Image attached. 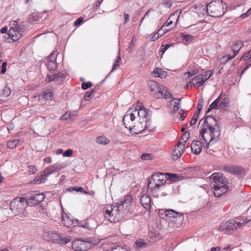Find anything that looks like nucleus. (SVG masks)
Returning <instances> with one entry per match:
<instances>
[{"instance_id":"7ed1b4c3","label":"nucleus","mask_w":251,"mask_h":251,"mask_svg":"<svg viewBox=\"0 0 251 251\" xmlns=\"http://www.w3.org/2000/svg\"><path fill=\"white\" fill-rule=\"evenodd\" d=\"M227 5L223 0H213L207 4V14L212 17H220L226 12Z\"/></svg>"},{"instance_id":"ea45409f","label":"nucleus","mask_w":251,"mask_h":251,"mask_svg":"<svg viewBox=\"0 0 251 251\" xmlns=\"http://www.w3.org/2000/svg\"><path fill=\"white\" fill-rule=\"evenodd\" d=\"M48 69L50 71L54 70L56 68V64L54 61L50 60L46 64Z\"/></svg>"},{"instance_id":"c756f323","label":"nucleus","mask_w":251,"mask_h":251,"mask_svg":"<svg viewBox=\"0 0 251 251\" xmlns=\"http://www.w3.org/2000/svg\"><path fill=\"white\" fill-rule=\"evenodd\" d=\"M236 221V224L238 228L241 227L245 224L251 221L250 219H247L246 218L236 217L235 218Z\"/></svg>"},{"instance_id":"864d4df0","label":"nucleus","mask_w":251,"mask_h":251,"mask_svg":"<svg viewBox=\"0 0 251 251\" xmlns=\"http://www.w3.org/2000/svg\"><path fill=\"white\" fill-rule=\"evenodd\" d=\"M67 190L69 191H75L76 192L83 193L84 189L81 187H74L72 188H69Z\"/></svg>"},{"instance_id":"7c9ffc66","label":"nucleus","mask_w":251,"mask_h":251,"mask_svg":"<svg viewBox=\"0 0 251 251\" xmlns=\"http://www.w3.org/2000/svg\"><path fill=\"white\" fill-rule=\"evenodd\" d=\"M164 176H166L165 178H167L171 182H174L176 181L178 178V176L175 174H171L169 173H164Z\"/></svg>"},{"instance_id":"5fc2aeb1","label":"nucleus","mask_w":251,"mask_h":251,"mask_svg":"<svg viewBox=\"0 0 251 251\" xmlns=\"http://www.w3.org/2000/svg\"><path fill=\"white\" fill-rule=\"evenodd\" d=\"M173 46L171 44H167L165 45H162L160 51L164 53L165 51L168 50L171 46Z\"/></svg>"},{"instance_id":"3c124183","label":"nucleus","mask_w":251,"mask_h":251,"mask_svg":"<svg viewBox=\"0 0 251 251\" xmlns=\"http://www.w3.org/2000/svg\"><path fill=\"white\" fill-rule=\"evenodd\" d=\"M27 169V172L29 174H35L37 171V169L33 165L28 166Z\"/></svg>"},{"instance_id":"f3484780","label":"nucleus","mask_w":251,"mask_h":251,"mask_svg":"<svg viewBox=\"0 0 251 251\" xmlns=\"http://www.w3.org/2000/svg\"><path fill=\"white\" fill-rule=\"evenodd\" d=\"M52 236L55 239V242L59 244L65 245L70 242L72 239L71 237L69 235H65L64 234H58L57 233H54Z\"/></svg>"},{"instance_id":"0eeeda50","label":"nucleus","mask_w":251,"mask_h":251,"mask_svg":"<svg viewBox=\"0 0 251 251\" xmlns=\"http://www.w3.org/2000/svg\"><path fill=\"white\" fill-rule=\"evenodd\" d=\"M133 112V108H129L123 119V122L125 127L128 128L130 131L133 129H137L134 122L136 118L135 114Z\"/></svg>"},{"instance_id":"4d7b16f0","label":"nucleus","mask_w":251,"mask_h":251,"mask_svg":"<svg viewBox=\"0 0 251 251\" xmlns=\"http://www.w3.org/2000/svg\"><path fill=\"white\" fill-rule=\"evenodd\" d=\"M11 94V90L7 87H4L3 89V95L5 97L9 96Z\"/></svg>"},{"instance_id":"1a4fd4ad","label":"nucleus","mask_w":251,"mask_h":251,"mask_svg":"<svg viewBox=\"0 0 251 251\" xmlns=\"http://www.w3.org/2000/svg\"><path fill=\"white\" fill-rule=\"evenodd\" d=\"M10 25L8 35L13 41H16L22 37L23 30L19 27L17 21H12Z\"/></svg>"},{"instance_id":"052dcab7","label":"nucleus","mask_w":251,"mask_h":251,"mask_svg":"<svg viewBox=\"0 0 251 251\" xmlns=\"http://www.w3.org/2000/svg\"><path fill=\"white\" fill-rule=\"evenodd\" d=\"M151 154L149 153H144L141 156V159L144 160H151Z\"/></svg>"},{"instance_id":"4468645a","label":"nucleus","mask_w":251,"mask_h":251,"mask_svg":"<svg viewBox=\"0 0 251 251\" xmlns=\"http://www.w3.org/2000/svg\"><path fill=\"white\" fill-rule=\"evenodd\" d=\"M184 150V144H182L181 141H179L172 151V158L173 160H176L178 159L181 157Z\"/></svg>"},{"instance_id":"774afa93","label":"nucleus","mask_w":251,"mask_h":251,"mask_svg":"<svg viewBox=\"0 0 251 251\" xmlns=\"http://www.w3.org/2000/svg\"><path fill=\"white\" fill-rule=\"evenodd\" d=\"M163 4L168 7H171L172 5V2L170 0H164Z\"/></svg>"},{"instance_id":"5701e85b","label":"nucleus","mask_w":251,"mask_h":251,"mask_svg":"<svg viewBox=\"0 0 251 251\" xmlns=\"http://www.w3.org/2000/svg\"><path fill=\"white\" fill-rule=\"evenodd\" d=\"M48 176L47 175L44 171L41 172V173L37 175L35 179L33 180L34 183L41 184L44 183L47 180Z\"/></svg>"},{"instance_id":"412c9836","label":"nucleus","mask_w":251,"mask_h":251,"mask_svg":"<svg viewBox=\"0 0 251 251\" xmlns=\"http://www.w3.org/2000/svg\"><path fill=\"white\" fill-rule=\"evenodd\" d=\"M140 202L145 209L150 211L151 199L148 195L143 194L141 197Z\"/></svg>"},{"instance_id":"6e6552de","label":"nucleus","mask_w":251,"mask_h":251,"mask_svg":"<svg viewBox=\"0 0 251 251\" xmlns=\"http://www.w3.org/2000/svg\"><path fill=\"white\" fill-rule=\"evenodd\" d=\"M235 219H231L221 223L219 227V230L226 234H232L238 229Z\"/></svg>"},{"instance_id":"aec40b11","label":"nucleus","mask_w":251,"mask_h":251,"mask_svg":"<svg viewBox=\"0 0 251 251\" xmlns=\"http://www.w3.org/2000/svg\"><path fill=\"white\" fill-rule=\"evenodd\" d=\"M71 217L70 215L65 214V216L63 214L62 215V220L64 221V224L65 226L67 227L77 226V220H74Z\"/></svg>"},{"instance_id":"72a5a7b5","label":"nucleus","mask_w":251,"mask_h":251,"mask_svg":"<svg viewBox=\"0 0 251 251\" xmlns=\"http://www.w3.org/2000/svg\"><path fill=\"white\" fill-rule=\"evenodd\" d=\"M111 251H129L127 246L121 244L117 245L111 248Z\"/></svg>"},{"instance_id":"0e129e2a","label":"nucleus","mask_w":251,"mask_h":251,"mask_svg":"<svg viewBox=\"0 0 251 251\" xmlns=\"http://www.w3.org/2000/svg\"><path fill=\"white\" fill-rule=\"evenodd\" d=\"M54 76V74L51 75H48L45 80L47 82H50L52 81H55Z\"/></svg>"},{"instance_id":"6ab92c4d","label":"nucleus","mask_w":251,"mask_h":251,"mask_svg":"<svg viewBox=\"0 0 251 251\" xmlns=\"http://www.w3.org/2000/svg\"><path fill=\"white\" fill-rule=\"evenodd\" d=\"M64 165L55 164L46 168L44 171L49 176L50 175L54 174L55 173L61 170L64 168Z\"/></svg>"},{"instance_id":"37998d69","label":"nucleus","mask_w":251,"mask_h":251,"mask_svg":"<svg viewBox=\"0 0 251 251\" xmlns=\"http://www.w3.org/2000/svg\"><path fill=\"white\" fill-rule=\"evenodd\" d=\"M190 138V133L188 131L184 132L182 136L180 138V140H183V142H181L182 144H184L185 145L186 143L187 140Z\"/></svg>"},{"instance_id":"8fccbe9b","label":"nucleus","mask_w":251,"mask_h":251,"mask_svg":"<svg viewBox=\"0 0 251 251\" xmlns=\"http://www.w3.org/2000/svg\"><path fill=\"white\" fill-rule=\"evenodd\" d=\"M174 217L173 218L178 219L179 221H182L183 219V213L181 212H175Z\"/></svg>"},{"instance_id":"b1692460","label":"nucleus","mask_w":251,"mask_h":251,"mask_svg":"<svg viewBox=\"0 0 251 251\" xmlns=\"http://www.w3.org/2000/svg\"><path fill=\"white\" fill-rule=\"evenodd\" d=\"M244 46V43L240 40L235 41L232 45V50L234 52L233 55L235 56L239 52V50Z\"/></svg>"},{"instance_id":"338daca9","label":"nucleus","mask_w":251,"mask_h":251,"mask_svg":"<svg viewBox=\"0 0 251 251\" xmlns=\"http://www.w3.org/2000/svg\"><path fill=\"white\" fill-rule=\"evenodd\" d=\"M202 104L201 101H199L197 104V110L195 112V113H197L198 115H199V113L201 111L202 108Z\"/></svg>"},{"instance_id":"58836bf2","label":"nucleus","mask_w":251,"mask_h":251,"mask_svg":"<svg viewBox=\"0 0 251 251\" xmlns=\"http://www.w3.org/2000/svg\"><path fill=\"white\" fill-rule=\"evenodd\" d=\"M213 72L209 70L204 72L203 73L201 74V75H202V77L203 78V81H204V82L208 79L212 75Z\"/></svg>"},{"instance_id":"f8f14e48","label":"nucleus","mask_w":251,"mask_h":251,"mask_svg":"<svg viewBox=\"0 0 251 251\" xmlns=\"http://www.w3.org/2000/svg\"><path fill=\"white\" fill-rule=\"evenodd\" d=\"M45 199L43 193L34 192L26 199L27 204L31 206L39 204Z\"/></svg>"},{"instance_id":"13d9d810","label":"nucleus","mask_w":251,"mask_h":251,"mask_svg":"<svg viewBox=\"0 0 251 251\" xmlns=\"http://www.w3.org/2000/svg\"><path fill=\"white\" fill-rule=\"evenodd\" d=\"M84 21V18L82 17H80L77 19L74 22V25L75 26L80 25Z\"/></svg>"},{"instance_id":"a211bd4d","label":"nucleus","mask_w":251,"mask_h":251,"mask_svg":"<svg viewBox=\"0 0 251 251\" xmlns=\"http://www.w3.org/2000/svg\"><path fill=\"white\" fill-rule=\"evenodd\" d=\"M204 83L202 75L199 74L194 76L188 83L186 87L189 86L197 85L198 87L202 86Z\"/></svg>"},{"instance_id":"dca6fc26","label":"nucleus","mask_w":251,"mask_h":251,"mask_svg":"<svg viewBox=\"0 0 251 251\" xmlns=\"http://www.w3.org/2000/svg\"><path fill=\"white\" fill-rule=\"evenodd\" d=\"M114 205L107 204L103 209V214L105 219L111 223H113L115 217Z\"/></svg>"},{"instance_id":"4c0bfd02","label":"nucleus","mask_w":251,"mask_h":251,"mask_svg":"<svg viewBox=\"0 0 251 251\" xmlns=\"http://www.w3.org/2000/svg\"><path fill=\"white\" fill-rule=\"evenodd\" d=\"M198 73L197 70H192L191 71H188L184 73L183 74V78L185 80H187L189 77L192 76L193 75L197 74Z\"/></svg>"},{"instance_id":"c9c22d12","label":"nucleus","mask_w":251,"mask_h":251,"mask_svg":"<svg viewBox=\"0 0 251 251\" xmlns=\"http://www.w3.org/2000/svg\"><path fill=\"white\" fill-rule=\"evenodd\" d=\"M96 142L100 144L106 145L110 142L109 140L104 136H99L96 139Z\"/></svg>"},{"instance_id":"c85d7f7f","label":"nucleus","mask_w":251,"mask_h":251,"mask_svg":"<svg viewBox=\"0 0 251 251\" xmlns=\"http://www.w3.org/2000/svg\"><path fill=\"white\" fill-rule=\"evenodd\" d=\"M97 90L96 88H93L91 91L86 92L84 96V99L85 101H89L91 99L94 97L95 94L97 92Z\"/></svg>"},{"instance_id":"2eb2a0df","label":"nucleus","mask_w":251,"mask_h":251,"mask_svg":"<svg viewBox=\"0 0 251 251\" xmlns=\"http://www.w3.org/2000/svg\"><path fill=\"white\" fill-rule=\"evenodd\" d=\"M223 171L237 175H241L245 172L242 167L235 165L224 166Z\"/></svg>"},{"instance_id":"393cba45","label":"nucleus","mask_w":251,"mask_h":251,"mask_svg":"<svg viewBox=\"0 0 251 251\" xmlns=\"http://www.w3.org/2000/svg\"><path fill=\"white\" fill-rule=\"evenodd\" d=\"M154 76L156 77H160L161 78H165L167 75V72L163 71L159 68H155L152 72Z\"/></svg>"},{"instance_id":"6e6d98bb","label":"nucleus","mask_w":251,"mask_h":251,"mask_svg":"<svg viewBox=\"0 0 251 251\" xmlns=\"http://www.w3.org/2000/svg\"><path fill=\"white\" fill-rule=\"evenodd\" d=\"M199 115H198L197 113H194L191 120L190 121V124L191 126H193L196 124Z\"/></svg>"},{"instance_id":"de8ad7c7","label":"nucleus","mask_w":251,"mask_h":251,"mask_svg":"<svg viewBox=\"0 0 251 251\" xmlns=\"http://www.w3.org/2000/svg\"><path fill=\"white\" fill-rule=\"evenodd\" d=\"M161 96L163 97L166 100L173 99V95L168 90H166L165 92L163 93V95Z\"/></svg>"},{"instance_id":"473e14b6","label":"nucleus","mask_w":251,"mask_h":251,"mask_svg":"<svg viewBox=\"0 0 251 251\" xmlns=\"http://www.w3.org/2000/svg\"><path fill=\"white\" fill-rule=\"evenodd\" d=\"M240 60H244L246 63H251V49L249 51L245 52Z\"/></svg>"},{"instance_id":"20e7f679","label":"nucleus","mask_w":251,"mask_h":251,"mask_svg":"<svg viewBox=\"0 0 251 251\" xmlns=\"http://www.w3.org/2000/svg\"><path fill=\"white\" fill-rule=\"evenodd\" d=\"M164 174L160 172L154 173L148 178L147 190L150 193L156 192L161 186L166 184L167 179L163 178Z\"/></svg>"},{"instance_id":"a19ab883","label":"nucleus","mask_w":251,"mask_h":251,"mask_svg":"<svg viewBox=\"0 0 251 251\" xmlns=\"http://www.w3.org/2000/svg\"><path fill=\"white\" fill-rule=\"evenodd\" d=\"M180 37L186 42H191L193 39V36L190 34H185L184 33H181Z\"/></svg>"},{"instance_id":"680f3d73","label":"nucleus","mask_w":251,"mask_h":251,"mask_svg":"<svg viewBox=\"0 0 251 251\" xmlns=\"http://www.w3.org/2000/svg\"><path fill=\"white\" fill-rule=\"evenodd\" d=\"M187 111L184 109H181L180 110V111L179 112V115H180L179 119L180 121H183L185 119V116H183V115L184 113H187Z\"/></svg>"},{"instance_id":"09e8293b","label":"nucleus","mask_w":251,"mask_h":251,"mask_svg":"<svg viewBox=\"0 0 251 251\" xmlns=\"http://www.w3.org/2000/svg\"><path fill=\"white\" fill-rule=\"evenodd\" d=\"M175 212L176 211L171 209L166 210L165 212V216L170 218H173V217L175 216L174 214Z\"/></svg>"},{"instance_id":"c03bdc74","label":"nucleus","mask_w":251,"mask_h":251,"mask_svg":"<svg viewBox=\"0 0 251 251\" xmlns=\"http://www.w3.org/2000/svg\"><path fill=\"white\" fill-rule=\"evenodd\" d=\"M135 244L137 247L139 248H145L147 245V243L145 242L144 240L141 239L137 240L135 242Z\"/></svg>"},{"instance_id":"69168bd1","label":"nucleus","mask_w":251,"mask_h":251,"mask_svg":"<svg viewBox=\"0 0 251 251\" xmlns=\"http://www.w3.org/2000/svg\"><path fill=\"white\" fill-rule=\"evenodd\" d=\"M251 14V7L244 14H242L241 16H240V17L242 18V19H244V18H247L248 17V16H249Z\"/></svg>"},{"instance_id":"4be33fe9","label":"nucleus","mask_w":251,"mask_h":251,"mask_svg":"<svg viewBox=\"0 0 251 251\" xmlns=\"http://www.w3.org/2000/svg\"><path fill=\"white\" fill-rule=\"evenodd\" d=\"M202 143L198 140L194 141L191 146L192 151L196 155L199 154L201 151Z\"/></svg>"},{"instance_id":"ddd939ff","label":"nucleus","mask_w":251,"mask_h":251,"mask_svg":"<svg viewBox=\"0 0 251 251\" xmlns=\"http://www.w3.org/2000/svg\"><path fill=\"white\" fill-rule=\"evenodd\" d=\"M148 86L154 98L159 99L160 96L163 95V92L162 91L158 83L157 82L152 80H149L148 82Z\"/></svg>"},{"instance_id":"79ce46f5","label":"nucleus","mask_w":251,"mask_h":251,"mask_svg":"<svg viewBox=\"0 0 251 251\" xmlns=\"http://www.w3.org/2000/svg\"><path fill=\"white\" fill-rule=\"evenodd\" d=\"M235 56L233 55H230L229 54H226L223 56L220 59L221 63H225L227 61L233 59Z\"/></svg>"},{"instance_id":"bb28decb","label":"nucleus","mask_w":251,"mask_h":251,"mask_svg":"<svg viewBox=\"0 0 251 251\" xmlns=\"http://www.w3.org/2000/svg\"><path fill=\"white\" fill-rule=\"evenodd\" d=\"M43 98L47 100H51L53 97V90L50 89H47L43 92Z\"/></svg>"},{"instance_id":"2f4dec72","label":"nucleus","mask_w":251,"mask_h":251,"mask_svg":"<svg viewBox=\"0 0 251 251\" xmlns=\"http://www.w3.org/2000/svg\"><path fill=\"white\" fill-rule=\"evenodd\" d=\"M41 18L40 15L37 12H33L29 15L28 22L32 23L38 21Z\"/></svg>"},{"instance_id":"e2e57ef3","label":"nucleus","mask_w":251,"mask_h":251,"mask_svg":"<svg viewBox=\"0 0 251 251\" xmlns=\"http://www.w3.org/2000/svg\"><path fill=\"white\" fill-rule=\"evenodd\" d=\"M245 64L246 65L245 67L243 69V70L240 72L239 75L240 78H241L242 75L244 73L245 71L247 70L251 66V62L246 63L245 62Z\"/></svg>"},{"instance_id":"39448f33","label":"nucleus","mask_w":251,"mask_h":251,"mask_svg":"<svg viewBox=\"0 0 251 251\" xmlns=\"http://www.w3.org/2000/svg\"><path fill=\"white\" fill-rule=\"evenodd\" d=\"M134 113L135 115L137 114L139 118L140 123L145 122L146 123L144 127L141 129H139L136 133H140L142 131L147 129L149 126L148 123L150 121L151 114L150 113L151 112V110L148 108H146L141 105H139L133 108Z\"/></svg>"},{"instance_id":"9b49d317","label":"nucleus","mask_w":251,"mask_h":251,"mask_svg":"<svg viewBox=\"0 0 251 251\" xmlns=\"http://www.w3.org/2000/svg\"><path fill=\"white\" fill-rule=\"evenodd\" d=\"M128 200V196H126L125 197V200L123 201H122L118 205L114 206L115 217L113 218L114 219L113 221V223H116L119 222L124 218L125 213L123 210V208L124 207V205L126 204V201Z\"/></svg>"},{"instance_id":"a18cd8bd","label":"nucleus","mask_w":251,"mask_h":251,"mask_svg":"<svg viewBox=\"0 0 251 251\" xmlns=\"http://www.w3.org/2000/svg\"><path fill=\"white\" fill-rule=\"evenodd\" d=\"M219 107L222 110L226 111L227 109V107H229V103H227V102H225L221 101L219 103Z\"/></svg>"},{"instance_id":"49530a36","label":"nucleus","mask_w":251,"mask_h":251,"mask_svg":"<svg viewBox=\"0 0 251 251\" xmlns=\"http://www.w3.org/2000/svg\"><path fill=\"white\" fill-rule=\"evenodd\" d=\"M68 119H73L72 117V113L69 111H67L65 114L61 116L60 120H67Z\"/></svg>"},{"instance_id":"e433bc0d","label":"nucleus","mask_w":251,"mask_h":251,"mask_svg":"<svg viewBox=\"0 0 251 251\" xmlns=\"http://www.w3.org/2000/svg\"><path fill=\"white\" fill-rule=\"evenodd\" d=\"M222 93H221L219 97L215 100L210 105L211 107L213 109H217L219 106V103L221 100V97L222 96Z\"/></svg>"},{"instance_id":"a878e982","label":"nucleus","mask_w":251,"mask_h":251,"mask_svg":"<svg viewBox=\"0 0 251 251\" xmlns=\"http://www.w3.org/2000/svg\"><path fill=\"white\" fill-rule=\"evenodd\" d=\"M85 226H82V227L88 230H92L94 229L96 225L95 221L91 218H88L86 219V223H85Z\"/></svg>"},{"instance_id":"423d86ee","label":"nucleus","mask_w":251,"mask_h":251,"mask_svg":"<svg viewBox=\"0 0 251 251\" xmlns=\"http://www.w3.org/2000/svg\"><path fill=\"white\" fill-rule=\"evenodd\" d=\"M27 205L26 199L24 197H17L10 202V209L15 215L23 214Z\"/></svg>"},{"instance_id":"f704fd0d","label":"nucleus","mask_w":251,"mask_h":251,"mask_svg":"<svg viewBox=\"0 0 251 251\" xmlns=\"http://www.w3.org/2000/svg\"><path fill=\"white\" fill-rule=\"evenodd\" d=\"M54 77L56 82H62L66 78V75L62 72H58L54 74Z\"/></svg>"},{"instance_id":"f257e3e1","label":"nucleus","mask_w":251,"mask_h":251,"mask_svg":"<svg viewBox=\"0 0 251 251\" xmlns=\"http://www.w3.org/2000/svg\"><path fill=\"white\" fill-rule=\"evenodd\" d=\"M200 132V136L205 143L203 145L205 149H208L210 145L220 139V127L216 118L213 116L205 117Z\"/></svg>"},{"instance_id":"cd10ccee","label":"nucleus","mask_w":251,"mask_h":251,"mask_svg":"<svg viewBox=\"0 0 251 251\" xmlns=\"http://www.w3.org/2000/svg\"><path fill=\"white\" fill-rule=\"evenodd\" d=\"M23 141H24L21 139L10 140L7 143V147L10 149H14L19 143L21 144Z\"/></svg>"},{"instance_id":"bf43d9fd","label":"nucleus","mask_w":251,"mask_h":251,"mask_svg":"<svg viewBox=\"0 0 251 251\" xmlns=\"http://www.w3.org/2000/svg\"><path fill=\"white\" fill-rule=\"evenodd\" d=\"M73 153V151L71 149H68L66 150L63 153V155L65 157H70L72 156Z\"/></svg>"},{"instance_id":"f03ea898","label":"nucleus","mask_w":251,"mask_h":251,"mask_svg":"<svg viewBox=\"0 0 251 251\" xmlns=\"http://www.w3.org/2000/svg\"><path fill=\"white\" fill-rule=\"evenodd\" d=\"M211 188L215 197H220L225 194L228 189V180L220 173H213L210 176Z\"/></svg>"},{"instance_id":"9d476101","label":"nucleus","mask_w":251,"mask_h":251,"mask_svg":"<svg viewBox=\"0 0 251 251\" xmlns=\"http://www.w3.org/2000/svg\"><path fill=\"white\" fill-rule=\"evenodd\" d=\"M92 246V242L88 240L76 239L72 242V248L76 251H86Z\"/></svg>"},{"instance_id":"603ef678","label":"nucleus","mask_w":251,"mask_h":251,"mask_svg":"<svg viewBox=\"0 0 251 251\" xmlns=\"http://www.w3.org/2000/svg\"><path fill=\"white\" fill-rule=\"evenodd\" d=\"M92 86V83L90 81L83 82L81 85V88L83 90H86Z\"/></svg>"}]
</instances>
